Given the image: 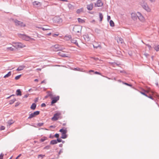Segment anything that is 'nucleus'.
Instances as JSON below:
<instances>
[{"instance_id": "nucleus-1", "label": "nucleus", "mask_w": 159, "mask_h": 159, "mask_svg": "<svg viewBox=\"0 0 159 159\" xmlns=\"http://www.w3.org/2000/svg\"><path fill=\"white\" fill-rule=\"evenodd\" d=\"M12 44V46L16 49L21 48L25 47V44L21 43L13 42Z\"/></svg>"}, {"instance_id": "nucleus-2", "label": "nucleus", "mask_w": 159, "mask_h": 159, "mask_svg": "<svg viewBox=\"0 0 159 159\" xmlns=\"http://www.w3.org/2000/svg\"><path fill=\"white\" fill-rule=\"evenodd\" d=\"M19 36L23 39L26 41H32L35 40L34 39L31 38L25 34H19Z\"/></svg>"}, {"instance_id": "nucleus-3", "label": "nucleus", "mask_w": 159, "mask_h": 159, "mask_svg": "<svg viewBox=\"0 0 159 159\" xmlns=\"http://www.w3.org/2000/svg\"><path fill=\"white\" fill-rule=\"evenodd\" d=\"M61 113L60 112H57L53 116L52 118L51 119L52 121H56L59 119L61 118Z\"/></svg>"}, {"instance_id": "nucleus-4", "label": "nucleus", "mask_w": 159, "mask_h": 159, "mask_svg": "<svg viewBox=\"0 0 159 159\" xmlns=\"http://www.w3.org/2000/svg\"><path fill=\"white\" fill-rule=\"evenodd\" d=\"M39 113L40 112L39 111H34L33 113L29 115V116L28 117V119H31L33 118L34 117L36 116L39 115Z\"/></svg>"}, {"instance_id": "nucleus-5", "label": "nucleus", "mask_w": 159, "mask_h": 159, "mask_svg": "<svg viewBox=\"0 0 159 159\" xmlns=\"http://www.w3.org/2000/svg\"><path fill=\"white\" fill-rule=\"evenodd\" d=\"M14 21L16 25L20 26L21 27H25V24L17 20H15Z\"/></svg>"}, {"instance_id": "nucleus-6", "label": "nucleus", "mask_w": 159, "mask_h": 159, "mask_svg": "<svg viewBox=\"0 0 159 159\" xmlns=\"http://www.w3.org/2000/svg\"><path fill=\"white\" fill-rule=\"evenodd\" d=\"M58 54L59 56L64 57H66L70 58V55L64 53L61 50L58 53Z\"/></svg>"}, {"instance_id": "nucleus-7", "label": "nucleus", "mask_w": 159, "mask_h": 159, "mask_svg": "<svg viewBox=\"0 0 159 159\" xmlns=\"http://www.w3.org/2000/svg\"><path fill=\"white\" fill-rule=\"evenodd\" d=\"M52 100L51 102V104L52 105L53 104L56 103L59 99V96H57L55 97H53L51 98Z\"/></svg>"}, {"instance_id": "nucleus-8", "label": "nucleus", "mask_w": 159, "mask_h": 159, "mask_svg": "<svg viewBox=\"0 0 159 159\" xmlns=\"http://www.w3.org/2000/svg\"><path fill=\"white\" fill-rule=\"evenodd\" d=\"M137 16L140 21L143 22L145 21L144 18L140 13L138 12L137 13Z\"/></svg>"}, {"instance_id": "nucleus-9", "label": "nucleus", "mask_w": 159, "mask_h": 159, "mask_svg": "<svg viewBox=\"0 0 159 159\" xmlns=\"http://www.w3.org/2000/svg\"><path fill=\"white\" fill-rule=\"evenodd\" d=\"M81 27L79 26H75L73 28V30L76 33H79L81 31Z\"/></svg>"}, {"instance_id": "nucleus-10", "label": "nucleus", "mask_w": 159, "mask_h": 159, "mask_svg": "<svg viewBox=\"0 0 159 159\" xmlns=\"http://www.w3.org/2000/svg\"><path fill=\"white\" fill-rule=\"evenodd\" d=\"M54 21L55 23H61L62 21V19L59 17H56L54 18Z\"/></svg>"}, {"instance_id": "nucleus-11", "label": "nucleus", "mask_w": 159, "mask_h": 159, "mask_svg": "<svg viewBox=\"0 0 159 159\" xmlns=\"http://www.w3.org/2000/svg\"><path fill=\"white\" fill-rule=\"evenodd\" d=\"M52 48L53 50L55 51H57L58 50H61L60 49V47L59 45H55L53 46Z\"/></svg>"}, {"instance_id": "nucleus-12", "label": "nucleus", "mask_w": 159, "mask_h": 159, "mask_svg": "<svg viewBox=\"0 0 159 159\" xmlns=\"http://www.w3.org/2000/svg\"><path fill=\"white\" fill-rule=\"evenodd\" d=\"M103 3L101 0H98L95 4V6L97 7H101L103 5Z\"/></svg>"}, {"instance_id": "nucleus-13", "label": "nucleus", "mask_w": 159, "mask_h": 159, "mask_svg": "<svg viewBox=\"0 0 159 159\" xmlns=\"http://www.w3.org/2000/svg\"><path fill=\"white\" fill-rule=\"evenodd\" d=\"M131 17L134 20H135L137 19L138 17L137 16V14L134 12H133L131 14Z\"/></svg>"}, {"instance_id": "nucleus-14", "label": "nucleus", "mask_w": 159, "mask_h": 159, "mask_svg": "<svg viewBox=\"0 0 159 159\" xmlns=\"http://www.w3.org/2000/svg\"><path fill=\"white\" fill-rule=\"evenodd\" d=\"M6 50L7 51H14L15 49L12 47H8L6 48Z\"/></svg>"}, {"instance_id": "nucleus-15", "label": "nucleus", "mask_w": 159, "mask_h": 159, "mask_svg": "<svg viewBox=\"0 0 159 159\" xmlns=\"http://www.w3.org/2000/svg\"><path fill=\"white\" fill-rule=\"evenodd\" d=\"M48 27V26H44L43 27H39L38 28L40 29H41L44 31L51 30V29L49 28Z\"/></svg>"}, {"instance_id": "nucleus-16", "label": "nucleus", "mask_w": 159, "mask_h": 159, "mask_svg": "<svg viewBox=\"0 0 159 159\" xmlns=\"http://www.w3.org/2000/svg\"><path fill=\"white\" fill-rule=\"evenodd\" d=\"M143 7L147 11L150 12L151 11L150 8L148 7L147 4H146L143 6Z\"/></svg>"}, {"instance_id": "nucleus-17", "label": "nucleus", "mask_w": 159, "mask_h": 159, "mask_svg": "<svg viewBox=\"0 0 159 159\" xmlns=\"http://www.w3.org/2000/svg\"><path fill=\"white\" fill-rule=\"evenodd\" d=\"M116 40L117 42L119 43H122L123 42V39L120 37H118L116 38Z\"/></svg>"}, {"instance_id": "nucleus-18", "label": "nucleus", "mask_w": 159, "mask_h": 159, "mask_svg": "<svg viewBox=\"0 0 159 159\" xmlns=\"http://www.w3.org/2000/svg\"><path fill=\"white\" fill-rule=\"evenodd\" d=\"M71 42L72 43L75 44L78 47H79L78 43L77 42L76 39V38H74L72 39L71 40Z\"/></svg>"}, {"instance_id": "nucleus-19", "label": "nucleus", "mask_w": 159, "mask_h": 159, "mask_svg": "<svg viewBox=\"0 0 159 159\" xmlns=\"http://www.w3.org/2000/svg\"><path fill=\"white\" fill-rule=\"evenodd\" d=\"M47 93L48 96L51 99L54 97V95L52 92L48 91Z\"/></svg>"}, {"instance_id": "nucleus-20", "label": "nucleus", "mask_w": 159, "mask_h": 159, "mask_svg": "<svg viewBox=\"0 0 159 159\" xmlns=\"http://www.w3.org/2000/svg\"><path fill=\"white\" fill-rule=\"evenodd\" d=\"M87 7L88 10H91L93 8V5L92 4H90L87 6Z\"/></svg>"}, {"instance_id": "nucleus-21", "label": "nucleus", "mask_w": 159, "mask_h": 159, "mask_svg": "<svg viewBox=\"0 0 159 159\" xmlns=\"http://www.w3.org/2000/svg\"><path fill=\"white\" fill-rule=\"evenodd\" d=\"M25 66H20L16 69V70L17 71H20L23 70L25 68Z\"/></svg>"}, {"instance_id": "nucleus-22", "label": "nucleus", "mask_w": 159, "mask_h": 159, "mask_svg": "<svg viewBox=\"0 0 159 159\" xmlns=\"http://www.w3.org/2000/svg\"><path fill=\"white\" fill-rule=\"evenodd\" d=\"M33 5L34 6H38L39 5H41V3L40 2L36 1H35L34 2H33Z\"/></svg>"}, {"instance_id": "nucleus-23", "label": "nucleus", "mask_w": 159, "mask_h": 159, "mask_svg": "<svg viewBox=\"0 0 159 159\" xmlns=\"http://www.w3.org/2000/svg\"><path fill=\"white\" fill-rule=\"evenodd\" d=\"M11 75V71H9L7 74L4 75V78H7L8 77H9Z\"/></svg>"}, {"instance_id": "nucleus-24", "label": "nucleus", "mask_w": 159, "mask_h": 159, "mask_svg": "<svg viewBox=\"0 0 159 159\" xmlns=\"http://www.w3.org/2000/svg\"><path fill=\"white\" fill-rule=\"evenodd\" d=\"M78 21L79 23H83L85 22V20H83L80 18H78Z\"/></svg>"}, {"instance_id": "nucleus-25", "label": "nucleus", "mask_w": 159, "mask_h": 159, "mask_svg": "<svg viewBox=\"0 0 159 159\" xmlns=\"http://www.w3.org/2000/svg\"><path fill=\"white\" fill-rule=\"evenodd\" d=\"M36 106V105L35 103H33L30 107V108L32 110H34L35 109Z\"/></svg>"}, {"instance_id": "nucleus-26", "label": "nucleus", "mask_w": 159, "mask_h": 159, "mask_svg": "<svg viewBox=\"0 0 159 159\" xmlns=\"http://www.w3.org/2000/svg\"><path fill=\"white\" fill-rule=\"evenodd\" d=\"M83 8H81L79 9H78L76 11V13L77 14H80V13L83 12Z\"/></svg>"}, {"instance_id": "nucleus-27", "label": "nucleus", "mask_w": 159, "mask_h": 159, "mask_svg": "<svg viewBox=\"0 0 159 159\" xmlns=\"http://www.w3.org/2000/svg\"><path fill=\"white\" fill-rule=\"evenodd\" d=\"M60 132L62 133V134H66L67 132V131L66 130L63 129H61L60 130Z\"/></svg>"}, {"instance_id": "nucleus-28", "label": "nucleus", "mask_w": 159, "mask_h": 159, "mask_svg": "<svg viewBox=\"0 0 159 159\" xmlns=\"http://www.w3.org/2000/svg\"><path fill=\"white\" fill-rule=\"evenodd\" d=\"M16 95L17 96H21V92L20 89H18L16 90Z\"/></svg>"}, {"instance_id": "nucleus-29", "label": "nucleus", "mask_w": 159, "mask_h": 159, "mask_svg": "<svg viewBox=\"0 0 159 159\" xmlns=\"http://www.w3.org/2000/svg\"><path fill=\"white\" fill-rule=\"evenodd\" d=\"M57 143V141L56 140H54L51 141L50 144H55Z\"/></svg>"}, {"instance_id": "nucleus-30", "label": "nucleus", "mask_w": 159, "mask_h": 159, "mask_svg": "<svg viewBox=\"0 0 159 159\" xmlns=\"http://www.w3.org/2000/svg\"><path fill=\"white\" fill-rule=\"evenodd\" d=\"M68 7L69 9L73 10L74 9V6L71 4H68Z\"/></svg>"}, {"instance_id": "nucleus-31", "label": "nucleus", "mask_w": 159, "mask_h": 159, "mask_svg": "<svg viewBox=\"0 0 159 159\" xmlns=\"http://www.w3.org/2000/svg\"><path fill=\"white\" fill-rule=\"evenodd\" d=\"M70 35L66 36L64 38V39L66 40H68L70 39Z\"/></svg>"}, {"instance_id": "nucleus-32", "label": "nucleus", "mask_w": 159, "mask_h": 159, "mask_svg": "<svg viewBox=\"0 0 159 159\" xmlns=\"http://www.w3.org/2000/svg\"><path fill=\"white\" fill-rule=\"evenodd\" d=\"M45 157V155L39 154L38 156V158L43 159L44 157Z\"/></svg>"}, {"instance_id": "nucleus-33", "label": "nucleus", "mask_w": 159, "mask_h": 159, "mask_svg": "<svg viewBox=\"0 0 159 159\" xmlns=\"http://www.w3.org/2000/svg\"><path fill=\"white\" fill-rule=\"evenodd\" d=\"M110 25L111 26L113 27L114 26V23L112 20H111L110 21Z\"/></svg>"}, {"instance_id": "nucleus-34", "label": "nucleus", "mask_w": 159, "mask_h": 159, "mask_svg": "<svg viewBox=\"0 0 159 159\" xmlns=\"http://www.w3.org/2000/svg\"><path fill=\"white\" fill-rule=\"evenodd\" d=\"M99 18H100V21H101L102 20V19L103 18V16L101 13H100L99 14Z\"/></svg>"}, {"instance_id": "nucleus-35", "label": "nucleus", "mask_w": 159, "mask_h": 159, "mask_svg": "<svg viewBox=\"0 0 159 159\" xmlns=\"http://www.w3.org/2000/svg\"><path fill=\"white\" fill-rule=\"evenodd\" d=\"M47 137H43L42 138H41V139H40V141L41 142H43L44 141H45L46 140H47Z\"/></svg>"}, {"instance_id": "nucleus-36", "label": "nucleus", "mask_w": 159, "mask_h": 159, "mask_svg": "<svg viewBox=\"0 0 159 159\" xmlns=\"http://www.w3.org/2000/svg\"><path fill=\"white\" fill-rule=\"evenodd\" d=\"M94 73H95V74H96L99 75H102V74H101L100 73V72H98V71H95V72H94ZM103 76L104 77H105V76ZM106 77V78H107L108 79H110V78H108V77Z\"/></svg>"}, {"instance_id": "nucleus-37", "label": "nucleus", "mask_w": 159, "mask_h": 159, "mask_svg": "<svg viewBox=\"0 0 159 159\" xmlns=\"http://www.w3.org/2000/svg\"><path fill=\"white\" fill-rule=\"evenodd\" d=\"M67 136L66 134H62V135L61 137V138L63 139H65L66 138Z\"/></svg>"}, {"instance_id": "nucleus-38", "label": "nucleus", "mask_w": 159, "mask_h": 159, "mask_svg": "<svg viewBox=\"0 0 159 159\" xmlns=\"http://www.w3.org/2000/svg\"><path fill=\"white\" fill-rule=\"evenodd\" d=\"M154 49L157 51H159V45H158L156 46L154 48Z\"/></svg>"}, {"instance_id": "nucleus-39", "label": "nucleus", "mask_w": 159, "mask_h": 159, "mask_svg": "<svg viewBox=\"0 0 159 159\" xmlns=\"http://www.w3.org/2000/svg\"><path fill=\"white\" fill-rule=\"evenodd\" d=\"M21 75H17V76H16L15 77V79L16 80H17L19 79L20 78V77L21 76Z\"/></svg>"}, {"instance_id": "nucleus-40", "label": "nucleus", "mask_w": 159, "mask_h": 159, "mask_svg": "<svg viewBox=\"0 0 159 159\" xmlns=\"http://www.w3.org/2000/svg\"><path fill=\"white\" fill-rule=\"evenodd\" d=\"M50 146L49 145H47L43 148L44 149L48 150L50 149Z\"/></svg>"}, {"instance_id": "nucleus-41", "label": "nucleus", "mask_w": 159, "mask_h": 159, "mask_svg": "<svg viewBox=\"0 0 159 159\" xmlns=\"http://www.w3.org/2000/svg\"><path fill=\"white\" fill-rule=\"evenodd\" d=\"M82 69H81L79 68H75L74 69V70H77V71H82Z\"/></svg>"}, {"instance_id": "nucleus-42", "label": "nucleus", "mask_w": 159, "mask_h": 159, "mask_svg": "<svg viewBox=\"0 0 159 159\" xmlns=\"http://www.w3.org/2000/svg\"><path fill=\"white\" fill-rule=\"evenodd\" d=\"M146 45L148 48L149 50H151L152 49V47H151V46L150 45H149L148 44H146Z\"/></svg>"}, {"instance_id": "nucleus-43", "label": "nucleus", "mask_w": 159, "mask_h": 159, "mask_svg": "<svg viewBox=\"0 0 159 159\" xmlns=\"http://www.w3.org/2000/svg\"><path fill=\"white\" fill-rule=\"evenodd\" d=\"M16 100L15 99H14L12 100H11L10 101V104H12L13 103L16 101Z\"/></svg>"}, {"instance_id": "nucleus-44", "label": "nucleus", "mask_w": 159, "mask_h": 159, "mask_svg": "<svg viewBox=\"0 0 159 159\" xmlns=\"http://www.w3.org/2000/svg\"><path fill=\"white\" fill-rule=\"evenodd\" d=\"M13 122H14L12 120H11L9 121L8 122V124L9 125H10L11 124H13Z\"/></svg>"}, {"instance_id": "nucleus-45", "label": "nucleus", "mask_w": 159, "mask_h": 159, "mask_svg": "<svg viewBox=\"0 0 159 159\" xmlns=\"http://www.w3.org/2000/svg\"><path fill=\"white\" fill-rule=\"evenodd\" d=\"M5 127L3 126H2L0 127V130H2L5 129Z\"/></svg>"}, {"instance_id": "nucleus-46", "label": "nucleus", "mask_w": 159, "mask_h": 159, "mask_svg": "<svg viewBox=\"0 0 159 159\" xmlns=\"http://www.w3.org/2000/svg\"><path fill=\"white\" fill-rule=\"evenodd\" d=\"M140 93H141L143 95H144L146 97H148V96L144 92H140Z\"/></svg>"}, {"instance_id": "nucleus-47", "label": "nucleus", "mask_w": 159, "mask_h": 159, "mask_svg": "<svg viewBox=\"0 0 159 159\" xmlns=\"http://www.w3.org/2000/svg\"><path fill=\"white\" fill-rule=\"evenodd\" d=\"M43 123H39L37 124V125L39 126H43Z\"/></svg>"}, {"instance_id": "nucleus-48", "label": "nucleus", "mask_w": 159, "mask_h": 159, "mask_svg": "<svg viewBox=\"0 0 159 159\" xmlns=\"http://www.w3.org/2000/svg\"><path fill=\"white\" fill-rule=\"evenodd\" d=\"M3 154L2 153L0 155V159H3Z\"/></svg>"}, {"instance_id": "nucleus-49", "label": "nucleus", "mask_w": 159, "mask_h": 159, "mask_svg": "<svg viewBox=\"0 0 159 159\" xmlns=\"http://www.w3.org/2000/svg\"><path fill=\"white\" fill-rule=\"evenodd\" d=\"M57 141V143L58 142L60 143L61 142L62 140L60 139H57V140H56Z\"/></svg>"}, {"instance_id": "nucleus-50", "label": "nucleus", "mask_w": 159, "mask_h": 159, "mask_svg": "<svg viewBox=\"0 0 159 159\" xmlns=\"http://www.w3.org/2000/svg\"><path fill=\"white\" fill-rule=\"evenodd\" d=\"M123 83L126 85H127L128 86H132V85L130 84H128L126 83Z\"/></svg>"}, {"instance_id": "nucleus-51", "label": "nucleus", "mask_w": 159, "mask_h": 159, "mask_svg": "<svg viewBox=\"0 0 159 159\" xmlns=\"http://www.w3.org/2000/svg\"><path fill=\"white\" fill-rule=\"evenodd\" d=\"M55 136L57 138H58L59 137V135L58 134H55Z\"/></svg>"}, {"instance_id": "nucleus-52", "label": "nucleus", "mask_w": 159, "mask_h": 159, "mask_svg": "<svg viewBox=\"0 0 159 159\" xmlns=\"http://www.w3.org/2000/svg\"><path fill=\"white\" fill-rule=\"evenodd\" d=\"M41 106L42 107H45L46 106V105L45 103H43L41 104Z\"/></svg>"}, {"instance_id": "nucleus-53", "label": "nucleus", "mask_w": 159, "mask_h": 159, "mask_svg": "<svg viewBox=\"0 0 159 159\" xmlns=\"http://www.w3.org/2000/svg\"><path fill=\"white\" fill-rule=\"evenodd\" d=\"M111 19V17L110 16H108L107 17V20L109 21Z\"/></svg>"}, {"instance_id": "nucleus-54", "label": "nucleus", "mask_w": 159, "mask_h": 159, "mask_svg": "<svg viewBox=\"0 0 159 159\" xmlns=\"http://www.w3.org/2000/svg\"><path fill=\"white\" fill-rule=\"evenodd\" d=\"M21 155V154H20L16 158V159H18Z\"/></svg>"}, {"instance_id": "nucleus-55", "label": "nucleus", "mask_w": 159, "mask_h": 159, "mask_svg": "<svg viewBox=\"0 0 159 159\" xmlns=\"http://www.w3.org/2000/svg\"><path fill=\"white\" fill-rule=\"evenodd\" d=\"M51 33H50L48 34H47L45 35L46 36H49L50 35H51Z\"/></svg>"}, {"instance_id": "nucleus-56", "label": "nucleus", "mask_w": 159, "mask_h": 159, "mask_svg": "<svg viewBox=\"0 0 159 159\" xmlns=\"http://www.w3.org/2000/svg\"><path fill=\"white\" fill-rule=\"evenodd\" d=\"M147 97L152 99H153L152 97L151 96H148V97Z\"/></svg>"}, {"instance_id": "nucleus-57", "label": "nucleus", "mask_w": 159, "mask_h": 159, "mask_svg": "<svg viewBox=\"0 0 159 159\" xmlns=\"http://www.w3.org/2000/svg\"><path fill=\"white\" fill-rule=\"evenodd\" d=\"M59 35L58 34H53L52 35V36L53 37H55V36H58Z\"/></svg>"}, {"instance_id": "nucleus-58", "label": "nucleus", "mask_w": 159, "mask_h": 159, "mask_svg": "<svg viewBox=\"0 0 159 159\" xmlns=\"http://www.w3.org/2000/svg\"><path fill=\"white\" fill-rule=\"evenodd\" d=\"M144 92H145V93H148L149 91V90H144Z\"/></svg>"}, {"instance_id": "nucleus-59", "label": "nucleus", "mask_w": 159, "mask_h": 159, "mask_svg": "<svg viewBox=\"0 0 159 159\" xmlns=\"http://www.w3.org/2000/svg\"><path fill=\"white\" fill-rule=\"evenodd\" d=\"M149 1L151 2H155V0H149Z\"/></svg>"}, {"instance_id": "nucleus-60", "label": "nucleus", "mask_w": 159, "mask_h": 159, "mask_svg": "<svg viewBox=\"0 0 159 159\" xmlns=\"http://www.w3.org/2000/svg\"><path fill=\"white\" fill-rule=\"evenodd\" d=\"M45 83V80H44L43 81H42L41 82V84H42L43 83Z\"/></svg>"}, {"instance_id": "nucleus-61", "label": "nucleus", "mask_w": 159, "mask_h": 159, "mask_svg": "<svg viewBox=\"0 0 159 159\" xmlns=\"http://www.w3.org/2000/svg\"><path fill=\"white\" fill-rule=\"evenodd\" d=\"M59 1H63V2H68V1L67 0H59Z\"/></svg>"}, {"instance_id": "nucleus-62", "label": "nucleus", "mask_w": 159, "mask_h": 159, "mask_svg": "<svg viewBox=\"0 0 159 159\" xmlns=\"http://www.w3.org/2000/svg\"><path fill=\"white\" fill-rule=\"evenodd\" d=\"M94 71V70H90L89 71V72H93Z\"/></svg>"}, {"instance_id": "nucleus-63", "label": "nucleus", "mask_w": 159, "mask_h": 159, "mask_svg": "<svg viewBox=\"0 0 159 159\" xmlns=\"http://www.w3.org/2000/svg\"><path fill=\"white\" fill-rule=\"evenodd\" d=\"M19 105V103H16V105H15V107H16L18 106Z\"/></svg>"}, {"instance_id": "nucleus-64", "label": "nucleus", "mask_w": 159, "mask_h": 159, "mask_svg": "<svg viewBox=\"0 0 159 159\" xmlns=\"http://www.w3.org/2000/svg\"><path fill=\"white\" fill-rule=\"evenodd\" d=\"M34 81H35V82H38V79H36L34 80Z\"/></svg>"}]
</instances>
